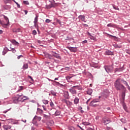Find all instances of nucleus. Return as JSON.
Masks as SVG:
<instances>
[{
  "instance_id": "1",
  "label": "nucleus",
  "mask_w": 130,
  "mask_h": 130,
  "mask_svg": "<svg viewBox=\"0 0 130 130\" xmlns=\"http://www.w3.org/2000/svg\"><path fill=\"white\" fill-rule=\"evenodd\" d=\"M114 86L116 91H121L122 92V98L125 97V92H126V88L121 84V79H117L114 83Z\"/></svg>"
},
{
  "instance_id": "2",
  "label": "nucleus",
  "mask_w": 130,
  "mask_h": 130,
  "mask_svg": "<svg viewBox=\"0 0 130 130\" xmlns=\"http://www.w3.org/2000/svg\"><path fill=\"white\" fill-rule=\"evenodd\" d=\"M104 69H105L106 72L108 73V74H109V73H113V66H105L104 67Z\"/></svg>"
},
{
  "instance_id": "3",
  "label": "nucleus",
  "mask_w": 130,
  "mask_h": 130,
  "mask_svg": "<svg viewBox=\"0 0 130 130\" xmlns=\"http://www.w3.org/2000/svg\"><path fill=\"white\" fill-rule=\"evenodd\" d=\"M102 122L103 123L105 124V125H106V124H108V123H110V122H111V120L109 118L104 117L102 118Z\"/></svg>"
},
{
  "instance_id": "4",
  "label": "nucleus",
  "mask_w": 130,
  "mask_h": 130,
  "mask_svg": "<svg viewBox=\"0 0 130 130\" xmlns=\"http://www.w3.org/2000/svg\"><path fill=\"white\" fill-rule=\"evenodd\" d=\"M69 92L72 95H77V90H76V88H75L74 86H73L71 88L69 89Z\"/></svg>"
},
{
  "instance_id": "5",
  "label": "nucleus",
  "mask_w": 130,
  "mask_h": 130,
  "mask_svg": "<svg viewBox=\"0 0 130 130\" xmlns=\"http://www.w3.org/2000/svg\"><path fill=\"white\" fill-rule=\"evenodd\" d=\"M56 7H57V4L50 3L48 5H46V8L48 10H50V9H51V8H56Z\"/></svg>"
},
{
  "instance_id": "6",
  "label": "nucleus",
  "mask_w": 130,
  "mask_h": 130,
  "mask_svg": "<svg viewBox=\"0 0 130 130\" xmlns=\"http://www.w3.org/2000/svg\"><path fill=\"white\" fill-rule=\"evenodd\" d=\"M51 53H53V56L54 58L55 57V58H57V59H61V57L59 54L57 53L54 51H52Z\"/></svg>"
},
{
  "instance_id": "7",
  "label": "nucleus",
  "mask_w": 130,
  "mask_h": 130,
  "mask_svg": "<svg viewBox=\"0 0 130 130\" xmlns=\"http://www.w3.org/2000/svg\"><path fill=\"white\" fill-rule=\"evenodd\" d=\"M22 96H23V94H17L16 98H19L20 100H18V101H20L21 102H24L25 100H27V99H24V98H22Z\"/></svg>"
},
{
  "instance_id": "8",
  "label": "nucleus",
  "mask_w": 130,
  "mask_h": 130,
  "mask_svg": "<svg viewBox=\"0 0 130 130\" xmlns=\"http://www.w3.org/2000/svg\"><path fill=\"white\" fill-rule=\"evenodd\" d=\"M4 19L6 20L7 23L6 24H3L2 23V20H0V24L1 25H2V26H8V25H9V24H10V22L9 21V18H8V17H7V16H4Z\"/></svg>"
},
{
  "instance_id": "9",
  "label": "nucleus",
  "mask_w": 130,
  "mask_h": 130,
  "mask_svg": "<svg viewBox=\"0 0 130 130\" xmlns=\"http://www.w3.org/2000/svg\"><path fill=\"white\" fill-rule=\"evenodd\" d=\"M104 54H105V55H114V53L109 50H106Z\"/></svg>"
},
{
  "instance_id": "10",
  "label": "nucleus",
  "mask_w": 130,
  "mask_h": 130,
  "mask_svg": "<svg viewBox=\"0 0 130 130\" xmlns=\"http://www.w3.org/2000/svg\"><path fill=\"white\" fill-rule=\"evenodd\" d=\"M46 56L47 58H49V59H54L55 61H56V59H54V58L53 56V53H51V54L47 53L46 54Z\"/></svg>"
},
{
  "instance_id": "11",
  "label": "nucleus",
  "mask_w": 130,
  "mask_h": 130,
  "mask_svg": "<svg viewBox=\"0 0 130 130\" xmlns=\"http://www.w3.org/2000/svg\"><path fill=\"white\" fill-rule=\"evenodd\" d=\"M67 48L69 49L71 52H77V51H78L77 47H68Z\"/></svg>"
},
{
  "instance_id": "12",
  "label": "nucleus",
  "mask_w": 130,
  "mask_h": 130,
  "mask_svg": "<svg viewBox=\"0 0 130 130\" xmlns=\"http://www.w3.org/2000/svg\"><path fill=\"white\" fill-rule=\"evenodd\" d=\"M101 98V96H99V99H93L92 101L91 102V105H93V103H97V102H100V99Z\"/></svg>"
},
{
  "instance_id": "13",
  "label": "nucleus",
  "mask_w": 130,
  "mask_h": 130,
  "mask_svg": "<svg viewBox=\"0 0 130 130\" xmlns=\"http://www.w3.org/2000/svg\"><path fill=\"white\" fill-rule=\"evenodd\" d=\"M37 23H38V16L36 15L34 21V24L35 28H36L38 26Z\"/></svg>"
},
{
  "instance_id": "14",
  "label": "nucleus",
  "mask_w": 130,
  "mask_h": 130,
  "mask_svg": "<svg viewBox=\"0 0 130 130\" xmlns=\"http://www.w3.org/2000/svg\"><path fill=\"white\" fill-rule=\"evenodd\" d=\"M63 97H64L66 99H70V94H69V91H66L64 92Z\"/></svg>"
},
{
  "instance_id": "15",
  "label": "nucleus",
  "mask_w": 130,
  "mask_h": 130,
  "mask_svg": "<svg viewBox=\"0 0 130 130\" xmlns=\"http://www.w3.org/2000/svg\"><path fill=\"white\" fill-rule=\"evenodd\" d=\"M3 128L5 130L11 129V128H12V126L10 125H5L3 126Z\"/></svg>"
},
{
  "instance_id": "16",
  "label": "nucleus",
  "mask_w": 130,
  "mask_h": 130,
  "mask_svg": "<svg viewBox=\"0 0 130 130\" xmlns=\"http://www.w3.org/2000/svg\"><path fill=\"white\" fill-rule=\"evenodd\" d=\"M78 19H79V20H81V21H82V22H86L85 21V17L84 16V15H79L78 16Z\"/></svg>"
},
{
  "instance_id": "17",
  "label": "nucleus",
  "mask_w": 130,
  "mask_h": 130,
  "mask_svg": "<svg viewBox=\"0 0 130 130\" xmlns=\"http://www.w3.org/2000/svg\"><path fill=\"white\" fill-rule=\"evenodd\" d=\"M86 93L88 95H92V93H93V90L91 88H88L86 91Z\"/></svg>"
},
{
  "instance_id": "18",
  "label": "nucleus",
  "mask_w": 130,
  "mask_h": 130,
  "mask_svg": "<svg viewBox=\"0 0 130 130\" xmlns=\"http://www.w3.org/2000/svg\"><path fill=\"white\" fill-rule=\"evenodd\" d=\"M79 101H80V99H79L78 97L76 96L74 100V104L76 105H77V104H79Z\"/></svg>"
},
{
  "instance_id": "19",
  "label": "nucleus",
  "mask_w": 130,
  "mask_h": 130,
  "mask_svg": "<svg viewBox=\"0 0 130 130\" xmlns=\"http://www.w3.org/2000/svg\"><path fill=\"white\" fill-rule=\"evenodd\" d=\"M8 51H10V50H9V49H8V48L7 47L4 48L3 51V55H5V54H6Z\"/></svg>"
},
{
  "instance_id": "20",
  "label": "nucleus",
  "mask_w": 130,
  "mask_h": 130,
  "mask_svg": "<svg viewBox=\"0 0 130 130\" xmlns=\"http://www.w3.org/2000/svg\"><path fill=\"white\" fill-rule=\"evenodd\" d=\"M13 32H14L15 33H19V32H21V28H15L13 29Z\"/></svg>"
},
{
  "instance_id": "21",
  "label": "nucleus",
  "mask_w": 130,
  "mask_h": 130,
  "mask_svg": "<svg viewBox=\"0 0 130 130\" xmlns=\"http://www.w3.org/2000/svg\"><path fill=\"white\" fill-rule=\"evenodd\" d=\"M55 109L53 110L54 111V113L53 114H55L56 116L60 115V111L58 110L54 111Z\"/></svg>"
},
{
  "instance_id": "22",
  "label": "nucleus",
  "mask_w": 130,
  "mask_h": 130,
  "mask_svg": "<svg viewBox=\"0 0 130 130\" xmlns=\"http://www.w3.org/2000/svg\"><path fill=\"white\" fill-rule=\"evenodd\" d=\"M123 71V68H116L115 69V73H116V72H122Z\"/></svg>"
},
{
  "instance_id": "23",
  "label": "nucleus",
  "mask_w": 130,
  "mask_h": 130,
  "mask_svg": "<svg viewBox=\"0 0 130 130\" xmlns=\"http://www.w3.org/2000/svg\"><path fill=\"white\" fill-rule=\"evenodd\" d=\"M3 8L5 10H10V9H11V6L6 5L3 6Z\"/></svg>"
},
{
  "instance_id": "24",
  "label": "nucleus",
  "mask_w": 130,
  "mask_h": 130,
  "mask_svg": "<svg viewBox=\"0 0 130 130\" xmlns=\"http://www.w3.org/2000/svg\"><path fill=\"white\" fill-rule=\"evenodd\" d=\"M74 87H75V90H82V87H81L79 85H76V86H74Z\"/></svg>"
},
{
  "instance_id": "25",
  "label": "nucleus",
  "mask_w": 130,
  "mask_h": 130,
  "mask_svg": "<svg viewBox=\"0 0 130 130\" xmlns=\"http://www.w3.org/2000/svg\"><path fill=\"white\" fill-rule=\"evenodd\" d=\"M41 117H38L37 116H35L34 118V119H37V120H39V121H40L41 120Z\"/></svg>"
},
{
  "instance_id": "26",
  "label": "nucleus",
  "mask_w": 130,
  "mask_h": 130,
  "mask_svg": "<svg viewBox=\"0 0 130 130\" xmlns=\"http://www.w3.org/2000/svg\"><path fill=\"white\" fill-rule=\"evenodd\" d=\"M12 43H13V44H14V45H19V43H18V42L16 41V40H13L12 41Z\"/></svg>"
},
{
  "instance_id": "27",
  "label": "nucleus",
  "mask_w": 130,
  "mask_h": 130,
  "mask_svg": "<svg viewBox=\"0 0 130 130\" xmlns=\"http://www.w3.org/2000/svg\"><path fill=\"white\" fill-rule=\"evenodd\" d=\"M19 100L20 101L19 98H16V99L13 100L14 103H18L19 102Z\"/></svg>"
},
{
  "instance_id": "28",
  "label": "nucleus",
  "mask_w": 130,
  "mask_h": 130,
  "mask_svg": "<svg viewBox=\"0 0 130 130\" xmlns=\"http://www.w3.org/2000/svg\"><path fill=\"white\" fill-rule=\"evenodd\" d=\"M5 4H11L12 0H4Z\"/></svg>"
},
{
  "instance_id": "29",
  "label": "nucleus",
  "mask_w": 130,
  "mask_h": 130,
  "mask_svg": "<svg viewBox=\"0 0 130 130\" xmlns=\"http://www.w3.org/2000/svg\"><path fill=\"white\" fill-rule=\"evenodd\" d=\"M113 46L115 48H121V46H119L117 44H114Z\"/></svg>"
},
{
  "instance_id": "30",
  "label": "nucleus",
  "mask_w": 130,
  "mask_h": 130,
  "mask_svg": "<svg viewBox=\"0 0 130 130\" xmlns=\"http://www.w3.org/2000/svg\"><path fill=\"white\" fill-rule=\"evenodd\" d=\"M38 112L40 113V114H42V113H43V110H41L40 108L37 109Z\"/></svg>"
},
{
  "instance_id": "31",
  "label": "nucleus",
  "mask_w": 130,
  "mask_h": 130,
  "mask_svg": "<svg viewBox=\"0 0 130 130\" xmlns=\"http://www.w3.org/2000/svg\"><path fill=\"white\" fill-rule=\"evenodd\" d=\"M23 69L27 70V69H28V64H24L23 66Z\"/></svg>"
},
{
  "instance_id": "32",
  "label": "nucleus",
  "mask_w": 130,
  "mask_h": 130,
  "mask_svg": "<svg viewBox=\"0 0 130 130\" xmlns=\"http://www.w3.org/2000/svg\"><path fill=\"white\" fill-rule=\"evenodd\" d=\"M11 49L9 50V51H12L13 53H15L16 52V49H15V48H12L11 47H10Z\"/></svg>"
},
{
  "instance_id": "33",
  "label": "nucleus",
  "mask_w": 130,
  "mask_h": 130,
  "mask_svg": "<svg viewBox=\"0 0 130 130\" xmlns=\"http://www.w3.org/2000/svg\"><path fill=\"white\" fill-rule=\"evenodd\" d=\"M73 78V77L67 76L66 77V79L67 81H69V80Z\"/></svg>"
},
{
  "instance_id": "34",
  "label": "nucleus",
  "mask_w": 130,
  "mask_h": 130,
  "mask_svg": "<svg viewBox=\"0 0 130 130\" xmlns=\"http://www.w3.org/2000/svg\"><path fill=\"white\" fill-rule=\"evenodd\" d=\"M42 102L44 103V104L46 105V104H47L48 103V102H48V101H47V100H42Z\"/></svg>"
},
{
  "instance_id": "35",
  "label": "nucleus",
  "mask_w": 130,
  "mask_h": 130,
  "mask_svg": "<svg viewBox=\"0 0 130 130\" xmlns=\"http://www.w3.org/2000/svg\"><path fill=\"white\" fill-rule=\"evenodd\" d=\"M82 124H83L84 125H89L90 123H89L88 122H83Z\"/></svg>"
},
{
  "instance_id": "36",
  "label": "nucleus",
  "mask_w": 130,
  "mask_h": 130,
  "mask_svg": "<svg viewBox=\"0 0 130 130\" xmlns=\"http://www.w3.org/2000/svg\"><path fill=\"white\" fill-rule=\"evenodd\" d=\"M13 1L16 4V5H17V8H18V9H20V8H21V7L20 6V5L18 4V3L16 2V1L13 0Z\"/></svg>"
},
{
  "instance_id": "37",
  "label": "nucleus",
  "mask_w": 130,
  "mask_h": 130,
  "mask_svg": "<svg viewBox=\"0 0 130 130\" xmlns=\"http://www.w3.org/2000/svg\"><path fill=\"white\" fill-rule=\"evenodd\" d=\"M51 94L53 95V96H56V93L55 92H54L53 90H51Z\"/></svg>"
},
{
  "instance_id": "38",
  "label": "nucleus",
  "mask_w": 130,
  "mask_h": 130,
  "mask_svg": "<svg viewBox=\"0 0 130 130\" xmlns=\"http://www.w3.org/2000/svg\"><path fill=\"white\" fill-rule=\"evenodd\" d=\"M107 26V27H114V24H113L112 23H109Z\"/></svg>"
},
{
  "instance_id": "39",
  "label": "nucleus",
  "mask_w": 130,
  "mask_h": 130,
  "mask_svg": "<svg viewBox=\"0 0 130 130\" xmlns=\"http://www.w3.org/2000/svg\"><path fill=\"white\" fill-rule=\"evenodd\" d=\"M123 82V84H124V85H125L126 86H128V84L127 83V82L126 81H125V80H122Z\"/></svg>"
},
{
  "instance_id": "40",
  "label": "nucleus",
  "mask_w": 130,
  "mask_h": 130,
  "mask_svg": "<svg viewBox=\"0 0 130 130\" xmlns=\"http://www.w3.org/2000/svg\"><path fill=\"white\" fill-rule=\"evenodd\" d=\"M50 106H51V107H52V108H53V107H54V104H53V102H51L50 103Z\"/></svg>"
},
{
  "instance_id": "41",
  "label": "nucleus",
  "mask_w": 130,
  "mask_h": 130,
  "mask_svg": "<svg viewBox=\"0 0 130 130\" xmlns=\"http://www.w3.org/2000/svg\"><path fill=\"white\" fill-rule=\"evenodd\" d=\"M23 4H24V5H29V2H28V1H24Z\"/></svg>"
},
{
  "instance_id": "42",
  "label": "nucleus",
  "mask_w": 130,
  "mask_h": 130,
  "mask_svg": "<svg viewBox=\"0 0 130 130\" xmlns=\"http://www.w3.org/2000/svg\"><path fill=\"white\" fill-rule=\"evenodd\" d=\"M32 34L34 35H36V34H37V31H36V30H32Z\"/></svg>"
},
{
  "instance_id": "43",
  "label": "nucleus",
  "mask_w": 130,
  "mask_h": 130,
  "mask_svg": "<svg viewBox=\"0 0 130 130\" xmlns=\"http://www.w3.org/2000/svg\"><path fill=\"white\" fill-rule=\"evenodd\" d=\"M113 9H114V10H117V11H119V8H118L117 7L115 6H113Z\"/></svg>"
},
{
  "instance_id": "44",
  "label": "nucleus",
  "mask_w": 130,
  "mask_h": 130,
  "mask_svg": "<svg viewBox=\"0 0 130 130\" xmlns=\"http://www.w3.org/2000/svg\"><path fill=\"white\" fill-rule=\"evenodd\" d=\"M50 3H51V4H57V3H55V2L54 1V0H49Z\"/></svg>"
},
{
  "instance_id": "45",
  "label": "nucleus",
  "mask_w": 130,
  "mask_h": 130,
  "mask_svg": "<svg viewBox=\"0 0 130 130\" xmlns=\"http://www.w3.org/2000/svg\"><path fill=\"white\" fill-rule=\"evenodd\" d=\"M46 23H50V20L48 19H47L45 21Z\"/></svg>"
},
{
  "instance_id": "46",
  "label": "nucleus",
  "mask_w": 130,
  "mask_h": 130,
  "mask_svg": "<svg viewBox=\"0 0 130 130\" xmlns=\"http://www.w3.org/2000/svg\"><path fill=\"white\" fill-rule=\"evenodd\" d=\"M21 57H23V55H20L19 56H18L17 58H18V59H20V58H21Z\"/></svg>"
},
{
  "instance_id": "47",
  "label": "nucleus",
  "mask_w": 130,
  "mask_h": 130,
  "mask_svg": "<svg viewBox=\"0 0 130 130\" xmlns=\"http://www.w3.org/2000/svg\"><path fill=\"white\" fill-rule=\"evenodd\" d=\"M94 103H92V105H91V102H90V106H92V107L96 106V105H95Z\"/></svg>"
},
{
  "instance_id": "48",
  "label": "nucleus",
  "mask_w": 130,
  "mask_h": 130,
  "mask_svg": "<svg viewBox=\"0 0 130 130\" xmlns=\"http://www.w3.org/2000/svg\"><path fill=\"white\" fill-rule=\"evenodd\" d=\"M54 82H55V83H56V84H58L59 85H61V86H63V85L59 83V82H58L54 81Z\"/></svg>"
},
{
  "instance_id": "49",
  "label": "nucleus",
  "mask_w": 130,
  "mask_h": 130,
  "mask_svg": "<svg viewBox=\"0 0 130 130\" xmlns=\"http://www.w3.org/2000/svg\"><path fill=\"white\" fill-rule=\"evenodd\" d=\"M111 129V127L107 126L106 130H110Z\"/></svg>"
},
{
  "instance_id": "50",
  "label": "nucleus",
  "mask_w": 130,
  "mask_h": 130,
  "mask_svg": "<svg viewBox=\"0 0 130 130\" xmlns=\"http://www.w3.org/2000/svg\"><path fill=\"white\" fill-rule=\"evenodd\" d=\"M78 127H79V128H80V129L81 130H84V129L83 128H82V127H81L80 125H77Z\"/></svg>"
},
{
  "instance_id": "51",
  "label": "nucleus",
  "mask_w": 130,
  "mask_h": 130,
  "mask_svg": "<svg viewBox=\"0 0 130 130\" xmlns=\"http://www.w3.org/2000/svg\"><path fill=\"white\" fill-rule=\"evenodd\" d=\"M24 12L25 13V15H27V14H28V11L27 10H24Z\"/></svg>"
},
{
  "instance_id": "52",
  "label": "nucleus",
  "mask_w": 130,
  "mask_h": 130,
  "mask_svg": "<svg viewBox=\"0 0 130 130\" xmlns=\"http://www.w3.org/2000/svg\"><path fill=\"white\" fill-rule=\"evenodd\" d=\"M42 107L43 108V109H44V110H45V111H46V108H45V106H42Z\"/></svg>"
},
{
  "instance_id": "53",
  "label": "nucleus",
  "mask_w": 130,
  "mask_h": 130,
  "mask_svg": "<svg viewBox=\"0 0 130 130\" xmlns=\"http://www.w3.org/2000/svg\"><path fill=\"white\" fill-rule=\"evenodd\" d=\"M28 78H29V79H30V80H31V81H34L33 78H32V77H31V76H28Z\"/></svg>"
},
{
  "instance_id": "54",
  "label": "nucleus",
  "mask_w": 130,
  "mask_h": 130,
  "mask_svg": "<svg viewBox=\"0 0 130 130\" xmlns=\"http://www.w3.org/2000/svg\"><path fill=\"white\" fill-rule=\"evenodd\" d=\"M21 121H22L23 122H24L25 123H26L27 120H23V119H22Z\"/></svg>"
},
{
  "instance_id": "55",
  "label": "nucleus",
  "mask_w": 130,
  "mask_h": 130,
  "mask_svg": "<svg viewBox=\"0 0 130 130\" xmlns=\"http://www.w3.org/2000/svg\"><path fill=\"white\" fill-rule=\"evenodd\" d=\"M87 42H88V41L87 40H84L82 42V43H87Z\"/></svg>"
},
{
  "instance_id": "56",
  "label": "nucleus",
  "mask_w": 130,
  "mask_h": 130,
  "mask_svg": "<svg viewBox=\"0 0 130 130\" xmlns=\"http://www.w3.org/2000/svg\"><path fill=\"white\" fill-rule=\"evenodd\" d=\"M120 121H121V122H123V123L125 122H124V119H121Z\"/></svg>"
},
{
  "instance_id": "57",
  "label": "nucleus",
  "mask_w": 130,
  "mask_h": 130,
  "mask_svg": "<svg viewBox=\"0 0 130 130\" xmlns=\"http://www.w3.org/2000/svg\"><path fill=\"white\" fill-rule=\"evenodd\" d=\"M90 99H89L86 101V103L87 105H88V102H89Z\"/></svg>"
},
{
  "instance_id": "58",
  "label": "nucleus",
  "mask_w": 130,
  "mask_h": 130,
  "mask_svg": "<svg viewBox=\"0 0 130 130\" xmlns=\"http://www.w3.org/2000/svg\"><path fill=\"white\" fill-rule=\"evenodd\" d=\"M44 117H45V118H47V117H48V116L46 114H44Z\"/></svg>"
},
{
  "instance_id": "59",
  "label": "nucleus",
  "mask_w": 130,
  "mask_h": 130,
  "mask_svg": "<svg viewBox=\"0 0 130 130\" xmlns=\"http://www.w3.org/2000/svg\"><path fill=\"white\" fill-rule=\"evenodd\" d=\"M63 101H64V102H65V103H68V101L66 99H63Z\"/></svg>"
},
{
  "instance_id": "60",
  "label": "nucleus",
  "mask_w": 130,
  "mask_h": 130,
  "mask_svg": "<svg viewBox=\"0 0 130 130\" xmlns=\"http://www.w3.org/2000/svg\"><path fill=\"white\" fill-rule=\"evenodd\" d=\"M126 52L130 55V51L127 50Z\"/></svg>"
},
{
  "instance_id": "61",
  "label": "nucleus",
  "mask_w": 130,
  "mask_h": 130,
  "mask_svg": "<svg viewBox=\"0 0 130 130\" xmlns=\"http://www.w3.org/2000/svg\"><path fill=\"white\" fill-rule=\"evenodd\" d=\"M57 23H58L59 24H60L61 22H60V20H58V19H57Z\"/></svg>"
},
{
  "instance_id": "62",
  "label": "nucleus",
  "mask_w": 130,
  "mask_h": 130,
  "mask_svg": "<svg viewBox=\"0 0 130 130\" xmlns=\"http://www.w3.org/2000/svg\"><path fill=\"white\" fill-rule=\"evenodd\" d=\"M126 86L127 87L128 90H130V87H129V85H128V86Z\"/></svg>"
},
{
  "instance_id": "63",
  "label": "nucleus",
  "mask_w": 130,
  "mask_h": 130,
  "mask_svg": "<svg viewBox=\"0 0 130 130\" xmlns=\"http://www.w3.org/2000/svg\"><path fill=\"white\" fill-rule=\"evenodd\" d=\"M19 88H20L19 90H23V86H20Z\"/></svg>"
},
{
  "instance_id": "64",
  "label": "nucleus",
  "mask_w": 130,
  "mask_h": 130,
  "mask_svg": "<svg viewBox=\"0 0 130 130\" xmlns=\"http://www.w3.org/2000/svg\"><path fill=\"white\" fill-rule=\"evenodd\" d=\"M123 106L124 109L125 110L126 109V107H125V105H123Z\"/></svg>"
}]
</instances>
